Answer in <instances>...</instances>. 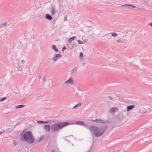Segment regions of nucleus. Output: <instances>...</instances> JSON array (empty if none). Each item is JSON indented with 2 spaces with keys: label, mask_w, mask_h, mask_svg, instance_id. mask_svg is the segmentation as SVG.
Wrapping results in <instances>:
<instances>
[{
  "label": "nucleus",
  "mask_w": 152,
  "mask_h": 152,
  "mask_svg": "<svg viewBox=\"0 0 152 152\" xmlns=\"http://www.w3.org/2000/svg\"><path fill=\"white\" fill-rule=\"evenodd\" d=\"M89 129L90 131L96 137L101 136L104 132L106 127L104 126H102L100 127L97 126H91L89 127Z\"/></svg>",
  "instance_id": "nucleus-1"
},
{
  "label": "nucleus",
  "mask_w": 152,
  "mask_h": 152,
  "mask_svg": "<svg viewBox=\"0 0 152 152\" xmlns=\"http://www.w3.org/2000/svg\"><path fill=\"white\" fill-rule=\"evenodd\" d=\"M69 122H58L55 123L52 125L51 126V130L52 132H55L57 131L59 129H62L63 127L71 124Z\"/></svg>",
  "instance_id": "nucleus-2"
},
{
  "label": "nucleus",
  "mask_w": 152,
  "mask_h": 152,
  "mask_svg": "<svg viewBox=\"0 0 152 152\" xmlns=\"http://www.w3.org/2000/svg\"><path fill=\"white\" fill-rule=\"evenodd\" d=\"M24 140L29 144L33 143L35 138L33 136L32 132L29 131L25 132L23 135Z\"/></svg>",
  "instance_id": "nucleus-3"
},
{
  "label": "nucleus",
  "mask_w": 152,
  "mask_h": 152,
  "mask_svg": "<svg viewBox=\"0 0 152 152\" xmlns=\"http://www.w3.org/2000/svg\"><path fill=\"white\" fill-rule=\"evenodd\" d=\"M73 83L72 79L71 78H69L67 81L64 82V84L68 85L69 84H72Z\"/></svg>",
  "instance_id": "nucleus-4"
},
{
  "label": "nucleus",
  "mask_w": 152,
  "mask_h": 152,
  "mask_svg": "<svg viewBox=\"0 0 152 152\" xmlns=\"http://www.w3.org/2000/svg\"><path fill=\"white\" fill-rule=\"evenodd\" d=\"M123 118L122 115H118L116 116V119L118 121H122Z\"/></svg>",
  "instance_id": "nucleus-5"
},
{
  "label": "nucleus",
  "mask_w": 152,
  "mask_h": 152,
  "mask_svg": "<svg viewBox=\"0 0 152 152\" xmlns=\"http://www.w3.org/2000/svg\"><path fill=\"white\" fill-rule=\"evenodd\" d=\"M118 110V109L117 107H112L110 109V111L112 113H114L117 111Z\"/></svg>",
  "instance_id": "nucleus-6"
},
{
  "label": "nucleus",
  "mask_w": 152,
  "mask_h": 152,
  "mask_svg": "<svg viewBox=\"0 0 152 152\" xmlns=\"http://www.w3.org/2000/svg\"><path fill=\"white\" fill-rule=\"evenodd\" d=\"M43 128L47 132H49L50 130V126L49 125H44L43 126Z\"/></svg>",
  "instance_id": "nucleus-7"
},
{
  "label": "nucleus",
  "mask_w": 152,
  "mask_h": 152,
  "mask_svg": "<svg viewBox=\"0 0 152 152\" xmlns=\"http://www.w3.org/2000/svg\"><path fill=\"white\" fill-rule=\"evenodd\" d=\"M135 107L134 105L127 106L126 108V110L127 111H129L133 109Z\"/></svg>",
  "instance_id": "nucleus-8"
},
{
  "label": "nucleus",
  "mask_w": 152,
  "mask_h": 152,
  "mask_svg": "<svg viewBox=\"0 0 152 152\" xmlns=\"http://www.w3.org/2000/svg\"><path fill=\"white\" fill-rule=\"evenodd\" d=\"M94 121L96 122L97 123H101L102 124H103L105 123L104 121L101 119H97L94 120Z\"/></svg>",
  "instance_id": "nucleus-9"
},
{
  "label": "nucleus",
  "mask_w": 152,
  "mask_h": 152,
  "mask_svg": "<svg viewBox=\"0 0 152 152\" xmlns=\"http://www.w3.org/2000/svg\"><path fill=\"white\" fill-rule=\"evenodd\" d=\"M75 124L77 125H85V124L84 122L81 121H77L75 122Z\"/></svg>",
  "instance_id": "nucleus-10"
},
{
  "label": "nucleus",
  "mask_w": 152,
  "mask_h": 152,
  "mask_svg": "<svg viewBox=\"0 0 152 152\" xmlns=\"http://www.w3.org/2000/svg\"><path fill=\"white\" fill-rule=\"evenodd\" d=\"M81 103H78L77 104H76L75 106H74L73 107V109H77L78 107H80L81 106Z\"/></svg>",
  "instance_id": "nucleus-11"
},
{
  "label": "nucleus",
  "mask_w": 152,
  "mask_h": 152,
  "mask_svg": "<svg viewBox=\"0 0 152 152\" xmlns=\"http://www.w3.org/2000/svg\"><path fill=\"white\" fill-rule=\"evenodd\" d=\"M45 16L46 18L49 20H51L52 19V17L48 14H46Z\"/></svg>",
  "instance_id": "nucleus-12"
},
{
  "label": "nucleus",
  "mask_w": 152,
  "mask_h": 152,
  "mask_svg": "<svg viewBox=\"0 0 152 152\" xmlns=\"http://www.w3.org/2000/svg\"><path fill=\"white\" fill-rule=\"evenodd\" d=\"M75 37H72L71 38H69V39L68 42L69 43H71V42H70V41H72L73 40H74L75 39Z\"/></svg>",
  "instance_id": "nucleus-13"
},
{
  "label": "nucleus",
  "mask_w": 152,
  "mask_h": 152,
  "mask_svg": "<svg viewBox=\"0 0 152 152\" xmlns=\"http://www.w3.org/2000/svg\"><path fill=\"white\" fill-rule=\"evenodd\" d=\"M43 137H39L38 138V139L37 140V141L38 142H40L41 140L43 139Z\"/></svg>",
  "instance_id": "nucleus-14"
},
{
  "label": "nucleus",
  "mask_w": 152,
  "mask_h": 152,
  "mask_svg": "<svg viewBox=\"0 0 152 152\" xmlns=\"http://www.w3.org/2000/svg\"><path fill=\"white\" fill-rule=\"evenodd\" d=\"M52 48L55 51L58 52V50L56 48V46L55 45H53Z\"/></svg>",
  "instance_id": "nucleus-15"
},
{
  "label": "nucleus",
  "mask_w": 152,
  "mask_h": 152,
  "mask_svg": "<svg viewBox=\"0 0 152 152\" xmlns=\"http://www.w3.org/2000/svg\"><path fill=\"white\" fill-rule=\"evenodd\" d=\"M48 121L44 122V121H39L38 122V123H39V124H40V123H48Z\"/></svg>",
  "instance_id": "nucleus-16"
},
{
  "label": "nucleus",
  "mask_w": 152,
  "mask_h": 152,
  "mask_svg": "<svg viewBox=\"0 0 152 152\" xmlns=\"http://www.w3.org/2000/svg\"><path fill=\"white\" fill-rule=\"evenodd\" d=\"M126 5H127L129 7V8H132V7L134 8L135 7V6H133L132 5H129V4H126Z\"/></svg>",
  "instance_id": "nucleus-17"
},
{
  "label": "nucleus",
  "mask_w": 152,
  "mask_h": 152,
  "mask_svg": "<svg viewBox=\"0 0 152 152\" xmlns=\"http://www.w3.org/2000/svg\"><path fill=\"white\" fill-rule=\"evenodd\" d=\"M56 57H60L61 56V55L60 54H57L55 56Z\"/></svg>",
  "instance_id": "nucleus-18"
},
{
  "label": "nucleus",
  "mask_w": 152,
  "mask_h": 152,
  "mask_svg": "<svg viewBox=\"0 0 152 152\" xmlns=\"http://www.w3.org/2000/svg\"><path fill=\"white\" fill-rule=\"evenodd\" d=\"M113 37H115L117 36V34L115 33H111Z\"/></svg>",
  "instance_id": "nucleus-19"
},
{
  "label": "nucleus",
  "mask_w": 152,
  "mask_h": 152,
  "mask_svg": "<svg viewBox=\"0 0 152 152\" xmlns=\"http://www.w3.org/2000/svg\"><path fill=\"white\" fill-rule=\"evenodd\" d=\"M6 99V97H3L2 99H0V102L4 101V100H5Z\"/></svg>",
  "instance_id": "nucleus-20"
},
{
  "label": "nucleus",
  "mask_w": 152,
  "mask_h": 152,
  "mask_svg": "<svg viewBox=\"0 0 152 152\" xmlns=\"http://www.w3.org/2000/svg\"><path fill=\"white\" fill-rule=\"evenodd\" d=\"M23 107V105H19L17 106V108H21L22 107Z\"/></svg>",
  "instance_id": "nucleus-21"
},
{
  "label": "nucleus",
  "mask_w": 152,
  "mask_h": 152,
  "mask_svg": "<svg viewBox=\"0 0 152 152\" xmlns=\"http://www.w3.org/2000/svg\"><path fill=\"white\" fill-rule=\"evenodd\" d=\"M77 42L79 44H83V42L81 41H80V40H78L77 41Z\"/></svg>",
  "instance_id": "nucleus-22"
},
{
  "label": "nucleus",
  "mask_w": 152,
  "mask_h": 152,
  "mask_svg": "<svg viewBox=\"0 0 152 152\" xmlns=\"http://www.w3.org/2000/svg\"><path fill=\"white\" fill-rule=\"evenodd\" d=\"M79 56L80 57L82 58V57L83 56V54L82 53H80Z\"/></svg>",
  "instance_id": "nucleus-23"
},
{
  "label": "nucleus",
  "mask_w": 152,
  "mask_h": 152,
  "mask_svg": "<svg viewBox=\"0 0 152 152\" xmlns=\"http://www.w3.org/2000/svg\"><path fill=\"white\" fill-rule=\"evenodd\" d=\"M53 61H56V56H55V57H54L53 58Z\"/></svg>",
  "instance_id": "nucleus-24"
},
{
  "label": "nucleus",
  "mask_w": 152,
  "mask_h": 152,
  "mask_svg": "<svg viewBox=\"0 0 152 152\" xmlns=\"http://www.w3.org/2000/svg\"><path fill=\"white\" fill-rule=\"evenodd\" d=\"M148 25H150L151 27H152V22L148 24Z\"/></svg>",
  "instance_id": "nucleus-25"
},
{
  "label": "nucleus",
  "mask_w": 152,
  "mask_h": 152,
  "mask_svg": "<svg viewBox=\"0 0 152 152\" xmlns=\"http://www.w3.org/2000/svg\"><path fill=\"white\" fill-rule=\"evenodd\" d=\"M50 152H55V151L53 149Z\"/></svg>",
  "instance_id": "nucleus-26"
},
{
  "label": "nucleus",
  "mask_w": 152,
  "mask_h": 152,
  "mask_svg": "<svg viewBox=\"0 0 152 152\" xmlns=\"http://www.w3.org/2000/svg\"><path fill=\"white\" fill-rule=\"evenodd\" d=\"M4 131V130H2L0 132H1V133H3Z\"/></svg>",
  "instance_id": "nucleus-27"
},
{
  "label": "nucleus",
  "mask_w": 152,
  "mask_h": 152,
  "mask_svg": "<svg viewBox=\"0 0 152 152\" xmlns=\"http://www.w3.org/2000/svg\"><path fill=\"white\" fill-rule=\"evenodd\" d=\"M64 49H65V48H63V50Z\"/></svg>",
  "instance_id": "nucleus-28"
},
{
  "label": "nucleus",
  "mask_w": 152,
  "mask_h": 152,
  "mask_svg": "<svg viewBox=\"0 0 152 152\" xmlns=\"http://www.w3.org/2000/svg\"><path fill=\"white\" fill-rule=\"evenodd\" d=\"M64 49H65V48H63V50Z\"/></svg>",
  "instance_id": "nucleus-29"
},
{
  "label": "nucleus",
  "mask_w": 152,
  "mask_h": 152,
  "mask_svg": "<svg viewBox=\"0 0 152 152\" xmlns=\"http://www.w3.org/2000/svg\"><path fill=\"white\" fill-rule=\"evenodd\" d=\"M1 132H0V134H1Z\"/></svg>",
  "instance_id": "nucleus-30"
}]
</instances>
